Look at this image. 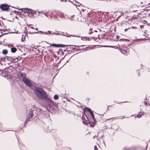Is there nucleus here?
Masks as SVG:
<instances>
[{
  "label": "nucleus",
  "instance_id": "f257e3e1",
  "mask_svg": "<svg viewBox=\"0 0 150 150\" xmlns=\"http://www.w3.org/2000/svg\"><path fill=\"white\" fill-rule=\"evenodd\" d=\"M35 92L36 95L42 99H45L47 97V95L45 92L41 89L38 88H35Z\"/></svg>",
  "mask_w": 150,
  "mask_h": 150
},
{
  "label": "nucleus",
  "instance_id": "f03ea898",
  "mask_svg": "<svg viewBox=\"0 0 150 150\" xmlns=\"http://www.w3.org/2000/svg\"><path fill=\"white\" fill-rule=\"evenodd\" d=\"M26 76L25 74H23L22 77L23 78V81L26 85L28 86H30L32 85L31 83L30 80L25 78Z\"/></svg>",
  "mask_w": 150,
  "mask_h": 150
},
{
  "label": "nucleus",
  "instance_id": "7ed1b4c3",
  "mask_svg": "<svg viewBox=\"0 0 150 150\" xmlns=\"http://www.w3.org/2000/svg\"><path fill=\"white\" fill-rule=\"evenodd\" d=\"M0 7L2 10L5 11L8 10V5L4 4L1 5Z\"/></svg>",
  "mask_w": 150,
  "mask_h": 150
},
{
  "label": "nucleus",
  "instance_id": "20e7f679",
  "mask_svg": "<svg viewBox=\"0 0 150 150\" xmlns=\"http://www.w3.org/2000/svg\"><path fill=\"white\" fill-rule=\"evenodd\" d=\"M24 9L25 10V12L28 13H30L31 14H34L35 13V11L33 10H32L30 9H28L27 8H25Z\"/></svg>",
  "mask_w": 150,
  "mask_h": 150
},
{
  "label": "nucleus",
  "instance_id": "39448f33",
  "mask_svg": "<svg viewBox=\"0 0 150 150\" xmlns=\"http://www.w3.org/2000/svg\"><path fill=\"white\" fill-rule=\"evenodd\" d=\"M33 112L32 111H30V112H29V114L28 115V117L29 118H30L33 116Z\"/></svg>",
  "mask_w": 150,
  "mask_h": 150
},
{
  "label": "nucleus",
  "instance_id": "423d86ee",
  "mask_svg": "<svg viewBox=\"0 0 150 150\" xmlns=\"http://www.w3.org/2000/svg\"><path fill=\"white\" fill-rule=\"evenodd\" d=\"M84 111L85 112L88 111L90 113L91 112L92 110L91 109L89 108H85L84 109Z\"/></svg>",
  "mask_w": 150,
  "mask_h": 150
},
{
  "label": "nucleus",
  "instance_id": "0eeeda50",
  "mask_svg": "<svg viewBox=\"0 0 150 150\" xmlns=\"http://www.w3.org/2000/svg\"><path fill=\"white\" fill-rule=\"evenodd\" d=\"M16 50H17L16 48L15 47L12 48L11 49V51L13 53L15 52Z\"/></svg>",
  "mask_w": 150,
  "mask_h": 150
},
{
  "label": "nucleus",
  "instance_id": "6e6552de",
  "mask_svg": "<svg viewBox=\"0 0 150 150\" xmlns=\"http://www.w3.org/2000/svg\"><path fill=\"white\" fill-rule=\"evenodd\" d=\"M7 51L6 50H4L2 51V53L3 54H6L7 53Z\"/></svg>",
  "mask_w": 150,
  "mask_h": 150
},
{
  "label": "nucleus",
  "instance_id": "1a4fd4ad",
  "mask_svg": "<svg viewBox=\"0 0 150 150\" xmlns=\"http://www.w3.org/2000/svg\"><path fill=\"white\" fill-rule=\"evenodd\" d=\"M51 45L52 46L54 47H59V45L54 44H52Z\"/></svg>",
  "mask_w": 150,
  "mask_h": 150
},
{
  "label": "nucleus",
  "instance_id": "9d476101",
  "mask_svg": "<svg viewBox=\"0 0 150 150\" xmlns=\"http://www.w3.org/2000/svg\"><path fill=\"white\" fill-rule=\"evenodd\" d=\"M42 33L44 34H47V32H42V31H39V32H36V33Z\"/></svg>",
  "mask_w": 150,
  "mask_h": 150
},
{
  "label": "nucleus",
  "instance_id": "9b49d317",
  "mask_svg": "<svg viewBox=\"0 0 150 150\" xmlns=\"http://www.w3.org/2000/svg\"><path fill=\"white\" fill-rule=\"evenodd\" d=\"M54 98L55 100H57L58 99L59 97L57 95H56L54 96Z\"/></svg>",
  "mask_w": 150,
  "mask_h": 150
},
{
  "label": "nucleus",
  "instance_id": "f8f14e48",
  "mask_svg": "<svg viewBox=\"0 0 150 150\" xmlns=\"http://www.w3.org/2000/svg\"><path fill=\"white\" fill-rule=\"evenodd\" d=\"M66 36L67 37H70L71 36H73V37H77L78 36L76 35H70L69 34H67V35H66Z\"/></svg>",
  "mask_w": 150,
  "mask_h": 150
},
{
  "label": "nucleus",
  "instance_id": "ddd939ff",
  "mask_svg": "<svg viewBox=\"0 0 150 150\" xmlns=\"http://www.w3.org/2000/svg\"><path fill=\"white\" fill-rule=\"evenodd\" d=\"M90 113L91 114V115L92 116V117L93 118H94V114L93 113V112H92V111H91V112H90Z\"/></svg>",
  "mask_w": 150,
  "mask_h": 150
},
{
  "label": "nucleus",
  "instance_id": "4468645a",
  "mask_svg": "<svg viewBox=\"0 0 150 150\" xmlns=\"http://www.w3.org/2000/svg\"><path fill=\"white\" fill-rule=\"evenodd\" d=\"M122 53L125 55H127V52L125 51H123L122 52Z\"/></svg>",
  "mask_w": 150,
  "mask_h": 150
},
{
  "label": "nucleus",
  "instance_id": "2eb2a0df",
  "mask_svg": "<svg viewBox=\"0 0 150 150\" xmlns=\"http://www.w3.org/2000/svg\"><path fill=\"white\" fill-rule=\"evenodd\" d=\"M137 117L138 118H140L141 117V115H137Z\"/></svg>",
  "mask_w": 150,
  "mask_h": 150
},
{
  "label": "nucleus",
  "instance_id": "dca6fc26",
  "mask_svg": "<svg viewBox=\"0 0 150 150\" xmlns=\"http://www.w3.org/2000/svg\"><path fill=\"white\" fill-rule=\"evenodd\" d=\"M94 150H98L97 149V148L95 146L94 147Z\"/></svg>",
  "mask_w": 150,
  "mask_h": 150
},
{
  "label": "nucleus",
  "instance_id": "f3484780",
  "mask_svg": "<svg viewBox=\"0 0 150 150\" xmlns=\"http://www.w3.org/2000/svg\"><path fill=\"white\" fill-rule=\"evenodd\" d=\"M48 33L49 34H51V32L50 31H48Z\"/></svg>",
  "mask_w": 150,
  "mask_h": 150
},
{
  "label": "nucleus",
  "instance_id": "a211bd4d",
  "mask_svg": "<svg viewBox=\"0 0 150 150\" xmlns=\"http://www.w3.org/2000/svg\"><path fill=\"white\" fill-rule=\"evenodd\" d=\"M25 39V38H24L23 39V38H22L21 39V41H23Z\"/></svg>",
  "mask_w": 150,
  "mask_h": 150
},
{
  "label": "nucleus",
  "instance_id": "6ab92c4d",
  "mask_svg": "<svg viewBox=\"0 0 150 150\" xmlns=\"http://www.w3.org/2000/svg\"><path fill=\"white\" fill-rule=\"evenodd\" d=\"M30 28H32V29H34V27H30Z\"/></svg>",
  "mask_w": 150,
  "mask_h": 150
},
{
  "label": "nucleus",
  "instance_id": "aec40b11",
  "mask_svg": "<svg viewBox=\"0 0 150 150\" xmlns=\"http://www.w3.org/2000/svg\"><path fill=\"white\" fill-rule=\"evenodd\" d=\"M91 33H92V32H91V33H89V32L88 34H91Z\"/></svg>",
  "mask_w": 150,
  "mask_h": 150
},
{
  "label": "nucleus",
  "instance_id": "412c9836",
  "mask_svg": "<svg viewBox=\"0 0 150 150\" xmlns=\"http://www.w3.org/2000/svg\"><path fill=\"white\" fill-rule=\"evenodd\" d=\"M38 28H36L35 29V30H38Z\"/></svg>",
  "mask_w": 150,
  "mask_h": 150
},
{
  "label": "nucleus",
  "instance_id": "4be33fe9",
  "mask_svg": "<svg viewBox=\"0 0 150 150\" xmlns=\"http://www.w3.org/2000/svg\"><path fill=\"white\" fill-rule=\"evenodd\" d=\"M71 20H73V19L72 18H71Z\"/></svg>",
  "mask_w": 150,
  "mask_h": 150
},
{
  "label": "nucleus",
  "instance_id": "5701e85b",
  "mask_svg": "<svg viewBox=\"0 0 150 150\" xmlns=\"http://www.w3.org/2000/svg\"><path fill=\"white\" fill-rule=\"evenodd\" d=\"M61 1H62V0H61Z\"/></svg>",
  "mask_w": 150,
  "mask_h": 150
},
{
  "label": "nucleus",
  "instance_id": "b1692460",
  "mask_svg": "<svg viewBox=\"0 0 150 150\" xmlns=\"http://www.w3.org/2000/svg\"><path fill=\"white\" fill-rule=\"evenodd\" d=\"M125 31L126 30V29H125Z\"/></svg>",
  "mask_w": 150,
  "mask_h": 150
}]
</instances>
